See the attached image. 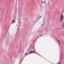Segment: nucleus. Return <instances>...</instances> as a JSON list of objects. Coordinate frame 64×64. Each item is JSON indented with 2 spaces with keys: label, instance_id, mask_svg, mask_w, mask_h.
Returning a JSON list of instances; mask_svg holds the SVG:
<instances>
[{
  "label": "nucleus",
  "instance_id": "f257e3e1",
  "mask_svg": "<svg viewBox=\"0 0 64 64\" xmlns=\"http://www.w3.org/2000/svg\"><path fill=\"white\" fill-rule=\"evenodd\" d=\"M63 14H62L61 16V19L60 20V21H62V20H63Z\"/></svg>",
  "mask_w": 64,
  "mask_h": 64
},
{
  "label": "nucleus",
  "instance_id": "7ed1b4c3",
  "mask_svg": "<svg viewBox=\"0 0 64 64\" xmlns=\"http://www.w3.org/2000/svg\"><path fill=\"white\" fill-rule=\"evenodd\" d=\"M15 21V20H13L12 22V24H13L14 23V22Z\"/></svg>",
  "mask_w": 64,
  "mask_h": 64
},
{
  "label": "nucleus",
  "instance_id": "39448f33",
  "mask_svg": "<svg viewBox=\"0 0 64 64\" xmlns=\"http://www.w3.org/2000/svg\"><path fill=\"white\" fill-rule=\"evenodd\" d=\"M57 64H60V62H58V63H57Z\"/></svg>",
  "mask_w": 64,
  "mask_h": 64
},
{
  "label": "nucleus",
  "instance_id": "1a4fd4ad",
  "mask_svg": "<svg viewBox=\"0 0 64 64\" xmlns=\"http://www.w3.org/2000/svg\"><path fill=\"white\" fill-rule=\"evenodd\" d=\"M63 26H64V25H63Z\"/></svg>",
  "mask_w": 64,
  "mask_h": 64
},
{
  "label": "nucleus",
  "instance_id": "423d86ee",
  "mask_svg": "<svg viewBox=\"0 0 64 64\" xmlns=\"http://www.w3.org/2000/svg\"><path fill=\"white\" fill-rule=\"evenodd\" d=\"M27 54H28V53H27L25 55L26 56V55H27Z\"/></svg>",
  "mask_w": 64,
  "mask_h": 64
},
{
  "label": "nucleus",
  "instance_id": "6e6552de",
  "mask_svg": "<svg viewBox=\"0 0 64 64\" xmlns=\"http://www.w3.org/2000/svg\"><path fill=\"white\" fill-rule=\"evenodd\" d=\"M43 2H44L43 1L42 2V3H43Z\"/></svg>",
  "mask_w": 64,
  "mask_h": 64
},
{
  "label": "nucleus",
  "instance_id": "20e7f679",
  "mask_svg": "<svg viewBox=\"0 0 64 64\" xmlns=\"http://www.w3.org/2000/svg\"><path fill=\"white\" fill-rule=\"evenodd\" d=\"M58 41L59 43H60V40H58Z\"/></svg>",
  "mask_w": 64,
  "mask_h": 64
},
{
  "label": "nucleus",
  "instance_id": "f03ea898",
  "mask_svg": "<svg viewBox=\"0 0 64 64\" xmlns=\"http://www.w3.org/2000/svg\"><path fill=\"white\" fill-rule=\"evenodd\" d=\"M35 52V51H31L29 52L30 53H34Z\"/></svg>",
  "mask_w": 64,
  "mask_h": 64
},
{
  "label": "nucleus",
  "instance_id": "0eeeda50",
  "mask_svg": "<svg viewBox=\"0 0 64 64\" xmlns=\"http://www.w3.org/2000/svg\"><path fill=\"white\" fill-rule=\"evenodd\" d=\"M42 35L41 34L40 35V37H42Z\"/></svg>",
  "mask_w": 64,
  "mask_h": 64
}]
</instances>
